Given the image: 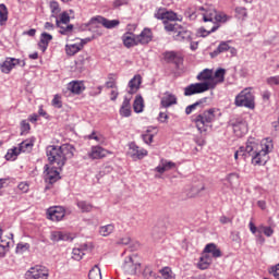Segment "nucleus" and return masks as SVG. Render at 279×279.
<instances>
[{
  "label": "nucleus",
  "mask_w": 279,
  "mask_h": 279,
  "mask_svg": "<svg viewBox=\"0 0 279 279\" xmlns=\"http://www.w3.org/2000/svg\"><path fill=\"white\" fill-rule=\"evenodd\" d=\"M171 169H175V162L161 159L160 165L155 168V171L157 173H165L166 171H171Z\"/></svg>",
  "instance_id": "25"
},
{
  "label": "nucleus",
  "mask_w": 279,
  "mask_h": 279,
  "mask_svg": "<svg viewBox=\"0 0 279 279\" xmlns=\"http://www.w3.org/2000/svg\"><path fill=\"white\" fill-rule=\"evenodd\" d=\"M66 215V210L62 206L49 207L47 209V218L50 221H62Z\"/></svg>",
  "instance_id": "12"
},
{
  "label": "nucleus",
  "mask_w": 279,
  "mask_h": 279,
  "mask_svg": "<svg viewBox=\"0 0 279 279\" xmlns=\"http://www.w3.org/2000/svg\"><path fill=\"white\" fill-rule=\"evenodd\" d=\"M213 89H215V85L207 82L192 83L184 88V96L192 97V95H201Z\"/></svg>",
  "instance_id": "7"
},
{
  "label": "nucleus",
  "mask_w": 279,
  "mask_h": 279,
  "mask_svg": "<svg viewBox=\"0 0 279 279\" xmlns=\"http://www.w3.org/2000/svg\"><path fill=\"white\" fill-rule=\"evenodd\" d=\"M51 241H69L71 236L62 231H52L50 235Z\"/></svg>",
  "instance_id": "34"
},
{
  "label": "nucleus",
  "mask_w": 279,
  "mask_h": 279,
  "mask_svg": "<svg viewBox=\"0 0 279 279\" xmlns=\"http://www.w3.org/2000/svg\"><path fill=\"white\" fill-rule=\"evenodd\" d=\"M274 149V142L271 138L267 137L262 142L255 137H248L246 141V146H241L235 153V160L239 159V156L247 158V155L252 157V165H265L269 157L267 156L269 151Z\"/></svg>",
  "instance_id": "1"
},
{
  "label": "nucleus",
  "mask_w": 279,
  "mask_h": 279,
  "mask_svg": "<svg viewBox=\"0 0 279 279\" xmlns=\"http://www.w3.org/2000/svg\"><path fill=\"white\" fill-rule=\"evenodd\" d=\"M142 138L146 145H150V143H154V134L149 133V130L146 131V133L142 134Z\"/></svg>",
  "instance_id": "50"
},
{
  "label": "nucleus",
  "mask_w": 279,
  "mask_h": 279,
  "mask_svg": "<svg viewBox=\"0 0 279 279\" xmlns=\"http://www.w3.org/2000/svg\"><path fill=\"white\" fill-rule=\"evenodd\" d=\"M169 120V116L165 112H160L158 116V122L159 123H167V121Z\"/></svg>",
  "instance_id": "61"
},
{
  "label": "nucleus",
  "mask_w": 279,
  "mask_h": 279,
  "mask_svg": "<svg viewBox=\"0 0 279 279\" xmlns=\"http://www.w3.org/2000/svg\"><path fill=\"white\" fill-rule=\"evenodd\" d=\"M98 25H102L106 29H114V27H119L121 25V21L119 20H108L101 15L94 16L89 20V25L92 27H97Z\"/></svg>",
  "instance_id": "9"
},
{
  "label": "nucleus",
  "mask_w": 279,
  "mask_h": 279,
  "mask_svg": "<svg viewBox=\"0 0 279 279\" xmlns=\"http://www.w3.org/2000/svg\"><path fill=\"white\" fill-rule=\"evenodd\" d=\"M234 105L238 108H248L250 110H254V94L250 88L243 89L240 94L235 96Z\"/></svg>",
  "instance_id": "5"
},
{
  "label": "nucleus",
  "mask_w": 279,
  "mask_h": 279,
  "mask_svg": "<svg viewBox=\"0 0 279 279\" xmlns=\"http://www.w3.org/2000/svg\"><path fill=\"white\" fill-rule=\"evenodd\" d=\"M21 130H22V134H25V132H29V130H32L29 122L27 120H23L21 122Z\"/></svg>",
  "instance_id": "58"
},
{
  "label": "nucleus",
  "mask_w": 279,
  "mask_h": 279,
  "mask_svg": "<svg viewBox=\"0 0 279 279\" xmlns=\"http://www.w3.org/2000/svg\"><path fill=\"white\" fill-rule=\"evenodd\" d=\"M235 13L239 19H245V16H247V9H245L244 7H238L235 8Z\"/></svg>",
  "instance_id": "57"
},
{
  "label": "nucleus",
  "mask_w": 279,
  "mask_h": 279,
  "mask_svg": "<svg viewBox=\"0 0 279 279\" xmlns=\"http://www.w3.org/2000/svg\"><path fill=\"white\" fill-rule=\"evenodd\" d=\"M88 141H96V143H104V137L101 135H97V132H93L87 135Z\"/></svg>",
  "instance_id": "53"
},
{
  "label": "nucleus",
  "mask_w": 279,
  "mask_h": 279,
  "mask_svg": "<svg viewBox=\"0 0 279 279\" xmlns=\"http://www.w3.org/2000/svg\"><path fill=\"white\" fill-rule=\"evenodd\" d=\"M233 133L235 136L241 138L245 136L247 133V122L243 118H238L234 122H232Z\"/></svg>",
  "instance_id": "13"
},
{
  "label": "nucleus",
  "mask_w": 279,
  "mask_h": 279,
  "mask_svg": "<svg viewBox=\"0 0 279 279\" xmlns=\"http://www.w3.org/2000/svg\"><path fill=\"white\" fill-rule=\"evenodd\" d=\"M89 279H101V270L99 269V266L95 265L94 268H92L88 272Z\"/></svg>",
  "instance_id": "43"
},
{
  "label": "nucleus",
  "mask_w": 279,
  "mask_h": 279,
  "mask_svg": "<svg viewBox=\"0 0 279 279\" xmlns=\"http://www.w3.org/2000/svg\"><path fill=\"white\" fill-rule=\"evenodd\" d=\"M199 12L203 13L204 23H213V25H217V23H226V14L218 13L215 9H204V7L198 8Z\"/></svg>",
  "instance_id": "6"
},
{
  "label": "nucleus",
  "mask_w": 279,
  "mask_h": 279,
  "mask_svg": "<svg viewBox=\"0 0 279 279\" xmlns=\"http://www.w3.org/2000/svg\"><path fill=\"white\" fill-rule=\"evenodd\" d=\"M123 269L129 276H136L138 269H141V260L138 255L133 254L124 259Z\"/></svg>",
  "instance_id": "8"
},
{
  "label": "nucleus",
  "mask_w": 279,
  "mask_h": 279,
  "mask_svg": "<svg viewBox=\"0 0 279 279\" xmlns=\"http://www.w3.org/2000/svg\"><path fill=\"white\" fill-rule=\"evenodd\" d=\"M215 121V109H208L202 113L194 114L192 117V123L195 124V128L198 130L199 134L208 132L211 123Z\"/></svg>",
  "instance_id": "3"
},
{
  "label": "nucleus",
  "mask_w": 279,
  "mask_h": 279,
  "mask_svg": "<svg viewBox=\"0 0 279 279\" xmlns=\"http://www.w3.org/2000/svg\"><path fill=\"white\" fill-rule=\"evenodd\" d=\"M169 21H182V16H178V13L173 11H166L163 26H165V23H169Z\"/></svg>",
  "instance_id": "40"
},
{
  "label": "nucleus",
  "mask_w": 279,
  "mask_h": 279,
  "mask_svg": "<svg viewBox=\"0 0 279 279\" xmlns=\"http://www.w3.org/2000/svg\"><path fill=\"white\" fill-rule=\"evenodd\" d=\"M266 84L268 86H279V75L268 77Z\"/></svg>",
  "instance_id": "54"
},
{
  "label": "nucleus",
  "mask_w": 279,
  "mask_h": 279,
  "mask_svg": "<svg viewBox=\"0 0 279 279\" xmlns=\"http://www.w3.org/2000/svg\"><path fill=\"white\" fill-rule=\"evenodd\" d=\"M204 254H211L214 258H221V250L215 243L207 244L204 248Z\"/></svg>",
  "instance_id": "26"
},
{
  "label": "nucleus",
  "mask_w": 279,
  "mask_h": 279,
  "mask_svg": "<svg viewBox=\"0 0 279 279\" xmlns=\"http://www.w3.org/2000/svg\"><path fill=\"white\" fill-rule=\"evenodd\" d=\"M217 29H219V24L213 25V27H211L210 31H207L206 28L201 27V28L198 29V34H201V36H202L203 38H206V36H210V34L217 32Z\"/></svg>",
  "instance_id": "42"
},
{
  "label": "nucleus",
  "mask_w": 279,
  "mask_h": 279,
  "mask_svg": "<svg viewBox=\"0 0 279 279\" xmlns=\"http://www.w3.org/2000/svg\"><path fill=\"white\" fill-rule=\"evenodd\" d=\"M87 61H88V54L87 53L80 54L77 60H76V64H77V66H84V64H86Z\"/></svg>",
  "instance_id": "56"
},
{
  "label": "nucleus",
  "mask_w": 279,
  "mask_h": 279,
  "mask_svg": "<svg viewBox=\"0 0 279 279\" xmlns=\"http://www.w3.org/2000/svg\"><path fill=\"white\" fill-rule=\"evenodd\" d=\"M84 49V44H71L65 45V53L66 56H75V53H80Z\"/></svg>",
  "instance_id": "27"
},
{
  "label": "nucleus",
  "mask_w": 279,
  "mask_h": 279,
  "mask_svg": "<svg viewBox=\"0 0 279 279\" xmlns=\"http://www.w3.org/2000/svg\"><path fill=\"white\" fill-rule=\"evenodd\" d=\"M22 66H25V61H21L20 59L15 58H8L2 64H1V71L2 73H10L12 69L17 66V64H21Z\"/></svg>",
  "instance_id": "15"
},
{
  "label": "nucleus",
  "mask_w": 279,
  "mask_h": 279,
  "mask_svg": "<svg viewBox=\"0 0 279 279\" xmlns=\"http://www.w3.org/2000/svg\"><path fill=\"white\" fill-rule=\"evenodd\" d=\"M50 10L52 16L56 19L57 15H59L61 12L60 4L58 3V1H50Z\"/></svg>",
  "instance_id": "46"
},
{
  "label": "nucleus",
  "mask_w": 279,
  "mask_h": 279,
  "mask_svg": "<svg viewBox=\"0 0 279 279\" xmlns=\"http://www.w3.org/2000/svg\"><path fill=\"white\" fill-rule=\"evenodd\" d=\"M129 156H131L134 160H143V158L147 156V150L138 147L136 143H131L129 146Z\"/></svg>",
  "instance_id": "14"
},
{
  "label": "nucleus",
  "mask_w": 279,
  "mask_h": 279,
  "mask_svg": "<svg viewBox=\"0 0 279 279\" xmlns=\"http://www.w3.org/2000/svg\"><path fill=\"white\" fill-rule=\"evenodd\" d=\"M19 191H21V193H27L29 191V184H27V182H21L17 185Z\"/></svg>",
  "instance_id": "60"
},
{
  "label": "nucleus",
  "mask_w": 279,
  "mask_h": 279,
  "mask_svg": "<svg viewBox=\"0 0 279 279\" xmlns=\"http://www.w3.org/2000/svg\"><path fill=\"white\" fill-rule=\"evenodd\" d=\"M154 276H156V274L154 272V268H151L150 265L144 266L142 270V278L149 279V278H154Z\"/></svg>",
  "instance_id": "41"
},
{
  "label": "nucleus",
  "mask_w": 279,
  "mask_h": 279,
  "mask_svg": "<svg viewBox=\"0 0 279 279\" xmlns=\"http://www.w3.org/2000/svg\"><path fill=\"white\" fill-rule=\"evenodd\" d=\"M59 28H60L59 33L62 36H68L69 34H71V32H73V24H70L65 27L60 24Z\"/></svg>",
  "instance_id": "49"
},
{
  "label": "nucleus",
  "mask_w": 279,
  "mask_h": 279,
  "mask_svg": "<svg viewBox=\"0 0 279 279\" xmlns=\"http://www.w3.org/2000/svg\"><path fill=\"white\" fill-rule=\"evenodd\" d=\"M141 84H143V77L140 74L131 78L129 82V95H136L141 88Z\"/></svg>",
  "instance_id": "18"
},
{
  "label": "nucleus",
  "mask_w": 279,
  "mask_h": 279,
  "mask_svg": "<svg viewBox=\"0 0 279 279\" xmlns=\"http://www.w3.org/2000/svg\"><path fill=\"white\" fill-rule=\"evenodd\" d=\"M206 104V98H202L201 100L194 102L193 105H190L185 108V114H191L192 112H195L197 108H202Z\"/></svg>",
  "instance_id": "35"
},
{
  "label": "nucleus",
  "mask_w": 279,
  "mask_h": 279,
  "mask_svg": "<svg viewBox=\"0 0 279 279\" xmlns=\"http://www.w3.org/2000/svg\"><path fill=\"white\" fill-rule=\"evenodd\" d=\"M137 45H149L154 38V34L150 28H144L140 35H135Z\"/></svg>",
  "instance_id": "17"
},
{
  "label": "nucleus",
  "mask_w": 279,
  "mask_h": 279,
  "mask_svg": "<svg viewBox=\"0 0 279 279\" xmlns=\"http://www.w3.org/2000/svg\"><path fill=\"white\" fill-rule=\"evenodd\" d=\"M175 104H178V97L169 92H166L165 97H162L160 101L161 107L171 108V106H175Z\"/></svg>",
  "instance_id": "23"
},
{
  "label": "nucleus",
  "mask_w": 279,
  "mask_h": 279,
  "mask_svg": "<svg viewBox=\"0 0 279 279\" xmlns=\"http://www.w3.org/2000/svg\"><path fill=\"white\" fill-rule=\"evenodd\" d=\"M68 90H70V93H73V95H81V93H84V90H86V87L81 81H72L68 84Z\"/></svg>",
  "instance_id": "24"
},
{
  "label": "nucleus",
  "mask_w": 279,
  "mask_h": 279,
  "mask_svg": "<svg viewBox=\"0 0 279 279\" xmlns=\"http://www.w3.org/2000/svg\"><path fill=\"white\" fill-rule=\"evenodd\" d=\"M144 108H145V102L143 100V96L137 95L133 102V110H134V112H136L138 114V113L143 112Z\"/></svg>",
  "instance_id": "33"
},
{
  "label": "nucleus",
  "mask_w": 279,
  "mask_h": 279,
  "mask_svg": "<svg viewBox=\"0 0 279 279\" xmlns=\"http://www.w3.org/2000/svg\"><path fill=\"white\" fill-rule=\"evenodd\" d=\"M53 108H62V97L60 95H54L51 101Z\"/></svg>",
  "instance_id": "55"
},
{
  "label": "nucleus",
  "mask_w": 279,
  "mask_h": 279,
  "mask_svg": "<svg viewBox=\"0 0 279 279\" xmlns=\"http://www.w3.org/2000/svg\"><path fill=\"white\" fill-rule=\"evenodd\" d=\"M263 233L265 234V236H272L274 229L271 227L260 226V227H258V234H256V236L258 239H263Z\"/></svg>",
  "instance_id": "37"
},
{
  "label": "nucleus",
  "mask_w": 279,
  "mask_h": 279,
  "mask_svg": "<svg viewBox=\"0 0 279 279\" xmlns=\"http://www.w3.org/2000/svg\"><path fill=\"white\" fill-rule=\"evenodd\" d=\"M161 275L163 276L165 279L171 278V270L169 268H163L161 270Z\"/></svg>",
  "instance_id": "63"
},
{
  "label": "nucleus",
  "mask_w": 279,
  "mask_h": 279,
  "mask_svg": "<svg viewBox=\"0 0 279 279\" xmlns=\"http://www.w3.org/2000/svg\"><path fill=\"white\" fill-rule=\"evenodd\" d=\"M230 49V41H221L217 49L210 52V58H217L220 53H226Z\"/></svg>",
  "instance_id": "28"
},
{
  "label": "nucleus",
  "mask_w": 279,
  "mask_h": 279,
  "mask_svg": "<svg viewBox=\"0 0 279 279\" xmlns=\"http://www.w3.org/2000/svg\"><path fill=\"white\" fill-rule=\"evenodd\" d=\"M29 250V243H19L16 246V254H25Z\"/></svg>",
  "instance_id": "48"
},
{
  "label": "nucleus",
  "mask_w": 279,
  "mask_h": 279,
  "mask_svg": "<svg viewBox=\"0 0 279 279\" xmlns=\"http://www.w3.org/2000/svg\"><path fill=\"white\" fill-rule=\"evenodd\" d=\"M122 41L124 47H126V49H132V47H138V41L134 33H130V32L125 33L122 36Z\"/></svg>",
  "instance_id": "19"
},
{
  "label": "nucleus",
  "mask_w": 279,
  "mask_h": 279,
  "mask_svg": "<svg viewBox=\"0 0 279 279\" xmlns=\"http://www.w3.org/2000/svg\"><path fill=\"white\" fill-rule=\"evenodd\" d=\"M56 19V25L57 27H60V25H69V23H71V16L66 13V12H62L60 14V19L54 17Z\"/></svg>",
  "instance_id": "36"
},
{
  "label": "nucleus",
  "mask_w": 279,
  "mask_h": 279,
  "mask_svg": "<svg viewBox=\"0 0 279 279\" xmlns=\"http://www.w3.org/2000/svg\"><path fill=\"white\" fill-rule=\"evenodd\" d=\"M92 160H99L108 156V150L101 146H92L90 151L87 154Z\"/></svg>",
  "instance_id": "16"
},
{
  "label": "nucleus",
  "mask_w": 279,
  "mask_h": 279,
  "mask_svg": "<svg viewBox=\"0 0 279 279\" xmlns=\"http://www.w3.org/2000/svg\"><path fill=\"white\" fill-rule=\"evenodd\" d=\"M86 250H88V244H84L78 248H73L72 258L74 260H82V258H84V254H85L84 252H86Z\"/></svg>",
  "instance_id": "31"
},
{
  "label": "nucleus",
  "mask_w": 279,
  "mask_h": 279,
  "mask_svg": "<svg viewBox=\"0 0 279 279\" xmlns=\"http://www.w3.org/2000/svg\"><path fill=\"white\" fill-rule=\"evenodd\" d=\"M76 206L82 213H90L93 210V205L86 201H77Z\"/></svg>",
  "instance_id": "39"
},
{
  "label": "nucleus",
  "mask_w": 279,
  "mask_h": 279,
  "mask_svg": "<svg viewBox=\"0 0 279 279\" xmlns=\"http://www.w3.org/2000/svg\"><path fill=\"white\" fill-rule=\"evenodd\" d=\"M19 149H20V154L21 153L29 154V151L34 149V141L33 140L23 141L22 143H20Z\"/></svg>",
  "instance_id": "32"
},
{
  "label": "nucleus",
  "mask_w": 279,
  "mask_h": 279,
  "mask_svg": "<svg viewBox=\"0 0 279 279\" xmlns=\"http://www.w3.org/2000/svg\"><path fill=\"white\" fill-rule=\"evenodd\" d=\"M248 228H250V231L252 232V234H258V228H256V225H254V222H250L248 223Z\"/></svg>",
  "instance_id": "64"
},
{
  "label": "nucleus",
  "mask_w": 279,
  "mask_h": 279,
  "mask_svg": "<svg viewBox=\"0 0 279 279\" xmlns=\"http://www.w3.org/2000/svg\"><path fill=\"white\" fill-rule=\"evenodd\" d=\"M269 274H271L274 278L279 279V264L271 266Z\"/></svg>",
  "instance_id": "59"
},
{
  "label": "nucleus",
  "mask_w": 279,
  "mask_h": 279,
  "mask_svg": "<svg viewBox=\"0 0 279 279\" xmlns=\"http://www.w3.org/2000/svg\"><path fill=\"white\" fill-rule=\"evenodd\" d=\"M165 29L167 32H173L174 35L172 38L177 43H191L193 40V32L178 23L165 22Z\"/></svg>",
  "instance_id": "4"
},
{
  "label": "nucleus",
  "mask_w": 279,
  "mask_h": 279,
  "mask_svg": "<svg viewBox=\"0 0 279 279\" xmlns=\"http://www.w3.org/2000/svg\"><path fill=\"white\" fill-rule=\"evenodd\" d=\"M74 154L75 147L71 144L50 145L46 148V156L50 165H57L58 169H62L66 165V160L73 158Z\"/></svg>",
  "instance_id": "2"
},
{
  "label": "nucleus",
  "mask_w": 279,
  "mask_h": 279,
  "mask_svg": "<svg viewBox=\"0 0 279 279\" xmlns=\"http://www.w3.org/2000/svg\"><path fill=\"white\" fill-rule=\"evenodd\" d=\"M223 82H226V69L220 68L213 74V82H207V84H213L214 88H217V84H223Z\"/></svg>",
  "instance_id": "21"
},
{
  "label": "nucleus",
  "mask_w": 279,
  "mask_h": 279,
  "mask_svg": "<svg viewBox=\"0 0 279 279\" xmlns=\"http://www.w3.org/2000/svg\"><path fill=\"white\" fill-rule=\"evenodd\" d=\"M166 12H167V9H158L154 16L155 19H157L158 21H163L165 22V16H166Z\"/></svg>",
  "instance_id": "52"
},
{
  "label": "nucleus",
  "mask_w": 279,
  "mask_h": 279,
  "mask_svg": "<svg viewBox=\"0 0 279 279\" xmlns=\"http://www.w3.org/2000/svg\"><path fill=\"white\" fill-rule=\"evenodd\" d=\"M130 0H114L113 8H121V5H128Z\"/></svg>",
  "instance_id": "62"
},
{
  "label": "nucleus",
  "mask_w": 279,
  "mask_h": 279,
  "mask_svg": "<svg viewBox=\"0 0 279 279\" xmlns=\"http://www.w3.org/2000/svg\"><path fill=\"white\" fill-rule=\"evenodd\" d=\"M44 169L45 181L48 182V184H56V182L60 180V171H58V169L62 168H58V165L53 166L52 168H49V165H46Z\"/></svg>",
  "instance_id": "11"
},
{
  "label": "nucleus",
  "mask_w": 279,
  "mask_h": 279,
  "mask_svg": "<svg viewBox=\"0 0 279 279\" xmlns=\"http://www.w3.org/2000/svg\"><path fill=\"white\" fill-rule=\"evenodd\" d=\"M213 264V257L208 255V253H204L198 262V269H208L210 265Z\"/></svg>",
  "instance_id": "29"
},
{
  "label": "nucleus",
  "mask_w": 279,
  "mask_h": 279,
  "mask_svg": "<svg viewBox=\"0 0 279 279\" xmlns=\"http://www.w3.org/2000/svg\"><path fill=\"white\" fill-rule=\"evenodd\" d=\"M175 58H178L175 51H166L163 53V60H166L168 63L175 62Z\"/></svg>",
  "instance_id": "47"
},
{
  "label": "nucleus",
  "mask_w": 279,
  "mask_h": 279,
  "mask_svg": "<svg viewBox=\"0 0 279 279\" xmlns=\"http://www.w3.org/2000/svg\"><path fill=\"white\" fill-rule=\"evenodd\" d=\"M227 180L229 182V184L231 186H233L234 184H238L239 182V174L238 173H230L228 177H227Z\"/></svg>",
  "instance_id": "51"
},
{
  "label": "nucleus",
  "mask_w": 279,
  "mask_h": 279,
  "mask_svg": "<svg viewBox=\"0 0 279 279\" xmlns=\"http://www.w3.org/2000/svg\"><path fill=\"white\" fill-rule=\"evenodd\" d=\"M8 21V7L0 4V25H3Z\"/></svg>",
  "instance_id": "45"
},
{
  "label": "nucleus",
  "mask_w": 279,
  "mask_h": 279,
  "mask_svg": "<svg viewBox=\"0 0 279 279\" xmlns=\"http://www.w3.org/2000/svg\"><path fill=\"white\" fill-rule=\"evenodd\" d=\"M19 154H21V150L14 147L8 150L4 158L5 160H16V157L19 156Z\"/></svg>",
  "instance_id": "44"
},
{
  "label": "nucleus",
  "mask_w": 279,
  "mask_h": 279,
  "mask_svg": "<svg viewBox=\"0 0 279 279\" xmlns=\"http://www.w3.org/2000/svg\"><path fill=\"white\" fill-rule=\"evenodd\" d=\"M114 232V225H106L99 228L101 236H110Z\"/></svg>",
  "instance_id": "38"
},
{
  "label": "nucleus",
  "mask_w": 279,
  "mask_h": 279,
  "mask_svg": "<svg viewBox=\"0 0 279 279\" xmlns=\"http://www.w3.org/2000/svg\"><path fill=\"white\" fill-rule=\"evenodd\" d=\"M196 80L198 82H213V70L205 69L197 74Z\"/></svg>",
  "instance_id": "30"
},
{
  "label": "nucleus",
  "mask_w": 279,
  "mask_h": 279,
  "mask_svg": "<svg viewBox=\"0 0 279 279\" xmlns=\"http://www.w3.org/2000/svg\"><path fill=\"white\" fill-rule=\"evenodd\" d=\"M130 101H132V98L125 96L119 110L120 116L124 118L132 117V104Z\"/></svg>",
  "instance_id": "20"
},
{
  "label": "nucleus",
  "mask_w": 279,
  "mask_h": 279,
  "mask_svg": "<svg viewBox=\"0 0 279 279\" xmlns=\"http://www.w3.org/2000/svg\"><path fill=\"white\" fill-rule=\"evenodd\" d=\"M53 40V36L49 33H41L40 34V39L38 43V48L40 49V51H43V53H45V51H47L48 47H49V43H51Z\"/></svg>",
  "instance_id": "22"
},
{
  "label": "nucleus",
  "mask_w": 279,
  "mask_h": 279,
  "mask_svg": "<svg viewBox=\"0 0 279 279\" xmlns=\"http://www.w3.org/2000/svg\"><path fill=\"white\" fill-rule=\"evenodd\" d=\"M26 279H49V270L45 266L32 267L25 274Z\"/></svg>",
  "instance_id": "10"
}]
</instances>
